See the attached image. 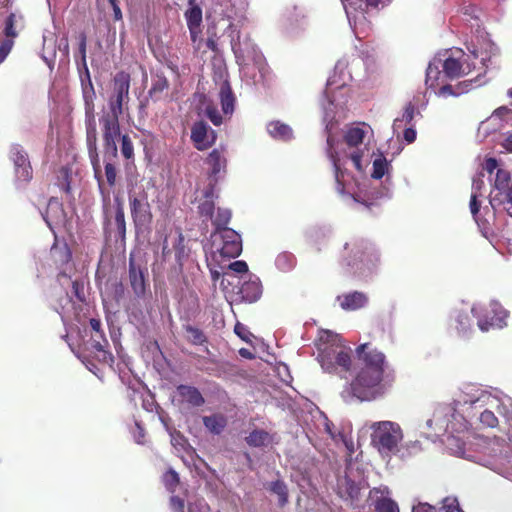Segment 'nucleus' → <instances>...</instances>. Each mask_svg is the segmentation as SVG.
Segmentation results:
<instances>
[{
  "instance_id": "1",
  "label": "nucleus",
  "mask_w": 512,
  "mask_h": 512,
  "mask_svg": "<svg viewBox=\"0 0 512 512\" xmlns=\"http://www.w3.org/2000/svg\"><path fill=\"white\" fill-rule=\"evenodd\" d=\"M118 135L102 134L104 176L98 153V133L94 116L86 123V147L88 157L97 181L99 193L104 207L110 204V189L115 187L118 175Z\"/></svg>"
},
{
  "instance_id": "2",
  "label": "nucleus",
  "mask_w": 512,
  "mask_h": 512,
  "mask_svg": "<svg viewBox=\"0 0 512 512\" xmlns=\"http://www.w3.org/2000/svg\"><path fill=\"white\" fill-rule=\"evenodd\" d=\"M356 354L363 366L349 387L342 392V397L345 401L352 398L370 401L383 394L381 382L387 368L386 356L370 343L359 345Z\"/></svg>"
},
{
  "instance_id": "3",
  "label": "nucleus",
  "mask_w": 512,
  "mask_h": 512,
  "mask_svg": "<svg viewBox=\"0 0 512 512\" xmlns=\"http://www.w3.org/2000/svg\"><path fill=\"white\" fill-rule=\"evenodd\" d=\"M130 74L124 71L116 73L113 78L112 93L108 100L110 111L99 118L101 134L120 136L119 118L124 106L129 101Z\"/></svg>"
},
{
  "instance_id": "4",
  "label": "nucleus",
  "mask_w": 512,
  "mask_h": 512,
  "mask_svg": "<svg viewBox=\"0 0 512 512\" xmlns=\"http://www.w3.org/2000/svg\"><path fill=\"white\" fill-rule=\"evenodd\" d=\"M365 137V131L359 127H353L347 130L344 135L343 142L341 143V153L333 150L332 138L328 137L327 143L329 145V158L332 161L334 172H335V180L338 184L339 189H343L344 185L341 181L343 177V172L341 170V160L350 159L354 165V167L358 171H362V158L364 154V149L361 148Z\"/></svg>"
},
{
  "instance_id": "5",
  "label": "nucleus",
  "mask_w": 512,
  "mask_h": 512,
  "mask_svg": "<svg viewBox=\"0 0 512 512\" xmlns=\"http://www.w3.org/2000/svg\"><path fill=\"white\" fill-rule=\"evenodd\" d=\"M371 444L383 456H391L398 451L403 439L400 425L392 421L374 422L371 426Z\"/></svg>"
},
{
  "instance_id": "6",
  "label": "nucleus",
  "mask_w": 512,
  "mask_h": 512,
  "mask_svg": "<svg viewBox=\"0 0 512 512\" xmlns=\"http://www.w3.org/2000/svg\"><path fill=\"white\" fill-rule=\"evenodd\" d=\"M128 200L130 213L136 228H142L152 222L151 206L148 201V194L144 189L129 191Z\"/></svg>"
},
{
  "instance_id": "7",
  "label": "nucleus",
  "mask_w": 512,
  "mask_h": 512,
  "mask_svg": "<svg viewBox=\"0 0 512 512\" xmlns=\"http://www.w3.org/2000/svg\"><path fill=\"white\" fill-rule=\"evenodd\" d=\"M213 246L223 258H236L242 252L241 236L234 229H223L212 233Z\"/></svg>"
},
{
  "instance_id": "8",
  "label": "nucleus",
  "mask_w": 512,
  "mask_h": 512,
  "mask_svg": "<svg viewBox=\"0 0 512 512\" xmlns=\"http://www.w3.org/2000/svg\"><path fill=\"white\" fill-rule=\"evenodd\" d=\"M319 358L322 368L329 373L336 372L338 368L348 372L352 365L350 348H325L319 354Z\"/></svg>"
},
{
  "instance_id": "9",
  "label": "nucleus",
  "mask_w": 512,
  "mask_h": 512,
  "mask_svg": "<svg viewBox=\"0 0 512 512\" xmlns=\"http://www.w3.org/2000/svg\"><path fill=\"white\" fill-rule=\"evenodd\" d=\"M191 140L197 150L203 151L215 143L216 132L210 129L204 121H197L191 128Z\"/></svg>"
},
{
  "instance_id": "10",
  "label": "nucleus",
  "mask_w": 512,
  "mask_h": 512,
  "mask_svg": "<svg viewBox=\"0 0 512 512\" xmlns=\"http://www.w3.org/2000/svg\"><path fill=\"white\" fill-rule=\"evenodd\" d=\"M10 159L14 163L17 179L24 182L30 181L32 178V168L27 153L20 145L11 147Z\"/></svg>"
},
{
  "instance_id": "11",
  "label": "nucleus",
  "mask_w": 512,
  "mask_h": 512,
  "mask_svg": "<svg viewBox=\"0 0 512 512\" xmlns=\"http://www.w3.org/2000/svg\"><path fill=\"white\" fill-rule=\"evenodd\" d=\"M146 268H141L136 265L133 255L129 257V282L130 286L137 298H143L146 294L147 282H146Z\"/></svg>"
},
{
  "instance_id": "12",
  "label": "nucleus",
  "mask_w": 512,
  "mask_h": 512,
  "mask_svg": "<svg viewBox=\"0 0 512 512\" xmlns=\"http://www.w3.org/2000/svg\"><path fill=\"white\" fill-rule=\"evenodd\" d=\"M449 326L460 338H467L472 333V319L467 312L455 311L450 318Z\"/></svg>"
},
{
  "instance_id": "13",
  "label": "nucleus",
  "mask_w": 512,
  "mask_h": 512,
  "mask_svg": "<svg viewBox=\"0 0 512 512\" xmlns=\"http://www.w3.org/2000/svg\"><path fill=\"white\" fill-rule=\"evenodd\" d=\"M231 48L237 61H244L246 57L255 52V44L247 36L243 41L241 40L240 31H236V35L232 36Z\"/></svg>"
},
{
  "instance_id": "14",
  "label": "nucleus",
  "mask_w": 512,
  "mask_h": 512,
  "mask_svg": "<svg viewBox=\"0 0 512 512\" xmlns=\"http://www.w3.org/2000/svg\"><path fill=\"white\" fill-rule=\"evenodd\" d=\"M345 249L353 253L354 256L362 262L376 258L375 248L370 242L364 239H356L351 243H346Z\"/></svg>"
},
{
  "instance_id": "15",
  "label": "nucleus",
  "mask_w": 512,
  "mask_h": 512,
  "mask_svg": "<svg viewBox=\"0 0 512 512\" xmlns=\"http://www.w3.org/2000/svg\"><path fill=\"white\" fill-rule=\"evenodd\" d=\"M185 19L190 32L192 42H196L201 29L202 9L200 6L189 7L185 12Z\"/></svg>"
},
{
  "instance_id": "16",
  "label": "nucleus",
  "mask_w": 512,
  "mask_h": 512,
  "mask_svg": "<svg viewBox=\"0 0 512 512\" xmlns=\"http://www.w3.org/2000/svg\"><path fill=\"white\" fill-rule=\"evenodd\" d=\"M262 294V286L258 279L244 281L240 287L239 295L248 303L256 302Z\"/></svg>"
},
{
  "instance_id": "17",
  "label": "nucleus",
  "mask_w": 512,
  "mask_h": 512,
  "mask_svg": "<svg viewBox=\"0 0 512 512\" xmlns=\"http://www.w3.org/2000/svg\"><path fill=\"white\" fill-rule=\"evenodd\" d=\"M245 442L253 448L268 446L274 442V435L264 429H253L246 437Z\"/></svg>"
},
{
  "instance_id": "18",
  "label": "nucleus",
  "mask_w": 512,
  "mask_h": 512,
  "mask_svg": "<svg viewBox=\"0 0 512 512\" xmlns=\"http://www.w3.org/2000/svg\"><path fill=\"white\" fill-rule=\"evenodd\" d=\"M338 299L341 300L340 306L344 310H357L363 308L368 302L367 296L358 291L344 294Z\"/></svg>"
},
{
  "instance_id": "19",
  "label": "nucleus",
  "mask_w": 512,
  "mask_h": 512,
  "mask_svg": "<svg viewBox=\"0 0 512 512\" xmlns=\"http://www.w3.org/2000/svg\"><path fill=\"white\" fill-rule=\"evenodd\" d=\"M473 82V80H465L458 82L456 85L446 84L441 86L436 94L443 98L450 96L458 97L464 93L469 92L472 88Z\"/></svg>"
},
{
  "instance_id": "20",
  "label": "nucleus",
  "mask_w": 512,
  "mask_h": 512,
  "mask_svg": "<svg viewBox=\"0 0 512 512\" xmlns=\"http://www.w3.org/2000/svg\"><path fill=\"white\" fill-rule=\"evenodd\" d=\"M83 97L85 100L86 108L91 111L93 108V99L95 97V90L91 80L89 69H79Z\"/></svg>"
},
{
  "instance_id": "21",
  "label": "nucleus",
  "mask_w": 512,
  "mask_h": 512,
  "mask_svg": "<svg viewBox=\"0 0 512 512\" xmlns=\"http://www.w3.org/2000/svg\"><path fill=\"white\" fill-rule=\"evenodd\" d=\"M338 494L345 499H357L360 493L359 486L348 476L338 479Z\"/></svg>"
},
{
  "instance_id": "22",
  "label": "nucleus",
  "mask_w": 512,
  "mask_h": 512,
  "mask_svg": "<svg viewBox=\"0 0 512 512\" xmlns=\"http://www.w3.org/2000/svg\"><path fill=\"white\" fill-rule=\"evenodd\" d=\"M490 204L494 209H504L512 217V185L505 192H495L490 195Z\"/></svg>"
},
{
  "instance_id": "23",
  "label": "nucleus",
  "mask_w": 512,
  "mask_h": 512,
  "mask_svg": "<svg viewBox=\"0 0 512 512\" xmlns=\"http://www.w3.org/2000/svg\"><path fill=\"white\" fill-rule=\"evenodd\" d=\"M177 391L183 400L194 407L202 406L205 403V399L201 392L194 386L179 385L177 387Z\"/></svg>"
},
{
  "instance_id": "24",
  "label": "nucleus",
  "mask_w": 512,
  "mask_h": 512,
  "mask_svg": "<svg viewBox=\"0 0 512 512\" xmlns=\"http://www.w3.org/2000/svg\"><path fill=\"white\" fill-rule=\"evenodd\" d=\"M101 340L93 339L92 347L95 351V356L98 361L103 363H112L113 355L107 350L109 342L104 333L100 335Z\"/></svg>"
},
{
  "instance_id": "25",
  "label": "nucleus",
  "mask_w": 512,
  "mask_h": 512,
  "mask_svg": "<svg viewBox=\"0 0 512 512\" xmlns=\"http://www.w3.org/2000/svg\"><path fill=\"white\" fill-rule=\"evenodd\" d=\"M207 164L211 168L210 177L217 178L216 176L226 167V158L223 151L214 149L210 152L206 159Z\"/></svg>"
},
{
  "instance_id": "26",
  "label": "nucleus",
  "mask_w": 512,
  "mask_h": 512,
  "mask_svg": "<svg viewBox=\"0 0 512 512\" xmlns=\"http://www.w3.org/2000/svg\"><path fill=\"white\" fill-rule=\"evenodd\" d=\"M442 68L445 76L451 80L460 78L466 74L461 62L454 57L446 58L443 62Z\"/></svg>"
},
{
  "instance_id": "27",
  "label": "nucleus",
  "mask_w": 512,
  "mask_h": 512,
  "mask_svg": "<svg viewBox=\"0 0 512 512\" xmlns=\"http://www.w3.org/2000/svg\"><path fill=\"white\" fill-rule=\"evenodd\" d=\"M219 96L223 112L225 114H231L234 110L235 97L227 81L221 85Z\"/></svg>"
},
{
  "instance_id": "28",
  "label": "nucleus",
  "mask_w": 512,
  "mask_h": 512,
  "mask_svg": "<svg viewBox=\"0 0 512 512\" xmlns=\"http://www.w3.org/2000/svg\"><path fill=\"white\" fill-rule=\"evenodd\" d=\"M204 426L213 434H220L227 425V420L222 414H213L203 417Z\"/></svg>"
},
{
  "instance_id": "29",
  "label": "nucleus",
  "mask_w": 512,
  "mask_h": 512,
  "mask_svg": "<svg viewBox=\"0 0 512 512\" xmlns=\"http://www.w3.org/2000/svg\"><path fill=\"white\" fill-rule=\"evenodd\" d=\"M231 217V210L219 207L216 215H214L211 220L215 227L213 233L221 232L223 229H230L227 225L230 223Z\"/></svg>"
},
{
  "instance_id": "30",
  "label": "nucleus",
  "mask_w": 512,
  "mask_h": 512,
  "mask_svg": "<svg viewBox=\"0 0 512 512\" xmlns=\"http://www.w3.org/2000/svg\"><path fill=\"white\" fill-rule=\"evenodd\" d=\"M183 329L186 334V339L189 343L201 346L208 342L206 334L200 328L188 324L185 325Z\"/></svg>"
},
{
  "instance_id": "31",
  "label": "nucleus",
  "mask_w": 512,
  "mask_h": 512,
  "mask_svg": "<svg viewBox=\"0 0 512 512\" xmlns=\"http://www.w3.org/2000/svg\"><path fill=\"white\" fill-rule=\"evenodd\" d=\"M268 131L274 138L289 140L292 138V129L280 121L270 122L268 125Z\"/></svg>"
},
{
  "instance_id": "32",
  "label": "nucleus",
  "mask_w": 512,
  "mask_h": 512,
  "mask_svg": "<svg viewBox=\"0 0 512 512\" xmlns=\"http://www.w3.org/2000/svg\"><path fill=\"white\" fill-rule=\"evenodd\" d=\"M22 16H17L15 13H10L5 19L4 23V39H11L12 41L18 36V24L21 22Z\"/></svg>"
},
{
  "instance_id": "33",
  "label": "nucleus",
  "mask_w": 512,
  "mask_h": 512,
  "mask_svg": "<svg viewBox=\"0 0 512 512\" xmlns=\"http://www.w3.org/2000/svg\"><path fill=\"white\" fill-rule=\"evenodd\" d=\"M269 490L278 496V504L284 507L289 500L288 488L283 480H276L270 483Z\"/></svg>"
},
{
  "instance_id": "34",
  "label": "nucleus",
  "mask_w": 512,
  "mask_h": 512,
  "mask_svg": "<svg viewBox=\"0 0 512 512\" xmlns=\"http://www.w3.org/2000/svg\"><path fill=\"white\" fill-rule=\"evenodd\" d=\"M510 173L504 169H498L496 172V178L494 182L493 190L490 195H493L495 192H505L506 189H510Z\"/></svg>"
},
{
  "instance_id": "35",
  "label": "nucleus",
  "mask_w": 512,
  "mask_h": 512,
  "mask_svg": "<svg viewBox=\"0 0 512 512\" xmlns=\"http://www.w3.org/2000/svg\"><path fill=\"white\" fill-rule=\"evenodd\" d=\"M117 207L115 213V225L119 237L124 240L126 237V221L122 202L116 198Z\"/></svg>"
},
{
  "instance_id": "36",
  "label": "nucleus",
  "mask_w": 512,
  "mask_h": 512,
  "mask_svg": "<svg viewBox=\"0 0 512 512\" xmlns=\"http://www.w3.org/2000/svg\"><path fill=\"white\" fill-rule=\"evenodd\" d=\"M169 87V82L164 76H157L153 79L152 86L149 90V95L151 98L157 100L160 95L167 90Z\"/></svg>"
},
{
  "instance_id": "37",
  "label": "nucleus",
  "mask_w": 512,
  "mask_h": 512,
  "mask_svg": "<svg viewBox=\"0 0 512 512\" xmlns=\"http://www.w3.org/2000/svg\"><path fill=\"white\" fill-rule=\"evenodd\" d=\"M119 138L121 141L120 151H121L122 156L126 160H134V156H135L134 146H133V142H132L130 136L128 134H124V135L120 134L118 139Z\"/></svg>"
},
{
  "instance_id": "38",
  "label": "nucleus",
  "mask_w": 512,
  "mask_h": 512,
  "mask_svg": "<svg viewBox=\"0 0 512 512\" xmlns=\"http://www.w3.org/2000/svg\"><path fill=\"white\" fill-rule=\"evenodd\" d=\"M440 77L441 71L438 66L430 63L426 69V85L431 89H435L439 85Z\"/></svg>"
},
{
  "instance_id": "39",
  "label": "nucleus",
  "mask_w": 512,
  "mask_h": 512,
  "mask_svg": "<svg viewBox=\"0 0 512 512\" xmlns=\"http://www.w3.org/2000/svg\"><path fill=\"white\" fill-rule=\"evenodd\" d=\"M215 211V201L203 200L198 206V213L204 221L212 220Z\"/></svg>"
},
{
  "instance_id": "40",
  "label": "nucleus",
  "mask_w": 512,
  "mask_h": 512,
  "mask_svg": "<svg viewBox=\"0 0 512 512\" xmlns=\"http://www.w3.org/2000/svg\"><path fill=\"white\" fill-rule=\"evenodd\" d=\"M388 162L384 157L376 158L373 162V171L371 177L374 179H381L387 170Z\"/></svg>"
},
{
  "instance_id": "41",
  "label": "nucleus",
  "mask_w": 512,
  "mask_h": 512,
  "mask_svg": "<svg viewBox=\"0 0 512 512\" xmlns=\"http://www.w3.org/2000/svg\"><path fill=\"white\" fill-rule=\"evenodd\" d=\"M78 39V51L80 56V65L78 69H88L86 61L87 36L84 32H81L78 36Z\"/></svg>"
},
{
  "instance_id": "42",
  "label": "nucleus",
  "mask_w": 512,
  "mask_h": 512,
  "mask_svg": "<svg viewBox=\"0 0 512 512\" xmlns=\"http://www.w3.org/2000/svg\"><path fill=\"white\" fill-rule=\"evenodd\" d=\"M479 420L484 427L495 428L498 425V418L495 416L494 412L489 409H485L481 412Z\"/></svg>"
},
{
  "instance_id": "43",
  "label": "nucleus",
  "mask_w": 512,
  "mask_h": 512,
  "mask_svg": "<svg viewBox=\"0 0 512 512\" xmlns=\"http://www.w3.org/2000/svg\"><path fill=\"white\" fill-rule=\"evenodd\" d=\"M376 512H399V508L395 501L389 498H384L377 502Z\"/></svg>"
},
{
  "instance_id": "44",
  "label": "nucleus",
  "mask_w": 512,
  "mask_h": 512,
  "mask_svg": "<svg viewBox=\"0 0 512 512\" xmlns=\"http://www.w3.org/2000/svg\"><path fill=\"white\" fill-rule=\"evenodd\" d=\"M163 481L165 483V486L171 491H174L180 482L178 473L173 469H169L164 474Z\"/></svg>"
},
{
  "instance_id": "45",
  "label": "nucleus",
  "mask_w": 512,
  "mask_h": 512,
  "mask_svg": "<svg viewBox=\"0 0 512 512\" xmlns=\"http://www.w3.org/2000/svg\"><path fill=\"white\" fill-rule=\"evenodd\" d=\"M51 254L54 257H56L59 254L62 263H67L71 259V252L66 245L63 247L53 246L51 248Z\"/></svg>"
},
{
  "instance_id": "46",
  "label": "nucleus",
  "mask_w": 512,
  "mask_h": 512,
  "mask_svg": "<svg viewBox=\"0 0 512 512\" xmlns=\"http://www.w3.org/2000/svg\"><path fill=\"white\" fill-rule=\"evenodd\" d=\"M205 114L214 125L218 126L222 123V117L216 107L208 105Z\"/></svg>"
},
{
  "instance_id": "47",
  "label": "nucleus",
  "mask_w": 512,
  "mask_h": 512,
  "mask_svg": "<svg viewBox=\"0 0 512 512\" xmlns=\"http://www.w3.org/2000/svg\"><path fill=\"white\" fill-rule=\"evenodd\" d=\"M14 46V41L11 39H3L0 42V64L4 62Z\"/></svg>"
},
{
  "instance_id": "48",
  "label": "nucleus",
  "mask_w": 512,
  "mask_h": 512,
  "mask_svg": "<svg viewBox=\"0 0 512 512\" xmlns=\"http://www.w3.org/2000/svg\"><path fill=\"white\" fill-rule=\"evenodd\" d=\"M212 179L210 180V183L208 184V186L205 188L204 190V193H203V196H204V200H213L215 201V199L218 197L215 193V188H216V184H217V178H213L211 177Z\"/></svg>"
},
{
  "instance_id": "49",
  "label": "nucleus",
  "mask_w": 512,
  "mask_h": 512,
  "mask_svg": "<svg viewBox=\"0 0 512 512\" xmlns=\"http://www.w3.org/2000/svg\"><path fill=\"white\" fill-rule=\"evenodd\" d=\"M234 332L242 340H244L246 342L250 341L251 333L249 332L248 328L244 324L237 322L234 326Z\"/></svg>"
},
{
  "instance_id": "50",
  "label": "nucleus",
  "mask_w": 512,
  "mask_h": 512,
  "mask_svg": "<svg viewBox=\"0 0 512 512\" xmlns=\"http://www.w3.org/2000/svg\"><path fill=\"white\" fill-rule=\"evenodd\" d=\"M478 327L481 331L487 332L490 328L494 327L496 324L494 317L485 316L484 318L478 319Z\"/></svg>"
},
{
  "instance_id": "51",
  "label": "nucleus",
  "mask_w": 512,
  "mask_h": 512,
  "mask_svg": "<svg viewBox=\"0 0 512 512\" xmlns=\"http://www.w3.org/2000/svg\"><path fill=\"white\" fill-rule=\"evenodd\" d=\"M416 107L413 103L409 102L404 109L401 121H405L407 124L411 123L414 119Z\"/></svg>"
},
{
  "instance_id": "52",
  "label": "nucleus",
  "mask_w": 512,
  "mask_h": 512,
  "mask_svg": "<svg viewBox=\"0 0 512 512\" xmlns=\"http://www.w3.org/2000/svg\"><path fill=\"white\" fill-rule=\"evenodd\" d=\"M229 268L236 273H247L248 265L245 261L237 260L229 265Z\"/></svg>"
},
{
  "instance_id": "53",
  "label": "nucleus",
  "mask_w": 512,
  "mask_h": 512,
  "mask_svg": "<svg viewBox=\"0 0 512 512\" xmlns=\"http://www.w3.org/2000/svg\"><path fill=\"white\" fill-rule=\"evenodd\" d=\"M108 2L112 7L114 20L121 21L123 16H122V11H121V8L119 5V0H108Z\"/></svg>"
},
{
  "instance_id": "54",
  "label": "nucleus",
  "mask_w": 512,
  "mask_h": 512,
  "mask_svg": "<svg viewBox=\"0 0 512 512\" xmlns=\"http://www.w3.org/2000/svg\"><path fill=\"white\" fill-rule=\"evenodd\" d=\"M145 438V430L141 427V425L136 422L135 423V431H134V440L138 444H144Z\"/></svg>"
},
{
  "instance_id": "55",
  "label": "nucleus",
  "mask_w": 512,
  "mask_h": 512,
  "mask_svg": "<svg viewBox=\"0 0 512 512\" xmlns=\"http://www.w3.org/2000/svg\"><path fill=\"white\" fill-rule=\"evenodd\" d=\"M498 163L495 158H487L483 164V169L487 171L489 174H492L494 170L497 168Z\"/></svg>"
},
{
  "instance_id": "56",
  "label": "nucleus",
  "mask_w": 512,
  "mask_h": 512,
  "mask_svg": "<svg viewBox=\"0 0 512 512\" xmlns=\"http://www.w3.org/2000/svg\"><path fill=\"white\" fill-rule=\"evenodd\" d=\"M403 138L407 143H413L416 139V130L412 127H408L403 131Z\"/></svg>"
},
{
  "instance_id": "57",
  "label": "nucleus",
  "mask_w": 512,
  "mask_h": 512,
  "mask_svg": "<svg viewBox=\"0 0 512 512\" xmlns=\"http://www.w3.org/2000/svg\"><path fill=\"white\" fill-rule=\"evenodd\" d=\"M470 210L471 213L476 216L480 211V202L477 200V195L472 194L470 199Z\"/></svg>"
},
{
  "instance_id": "58",
  "label": "nucleus",
  "mask_w": 512,
  "mask_h": 512,
  "mask_svg": "<svg viewBox=\"0 0 512 512\" xmlns=\"http://www.w3.org/2000/svg\"><path fill=\"white\" fill-rule=\"evenodd\" d=\"M323 426H324V431L331 437V438H335V434L333 432V428H334V424L327 418L325 417L324 420H323Z\"/></svg>"
},
{
  "instance_id": "59",
  "label": "nucleus",
  "mask_w": 512,
  "mask_h": 512,
  "mask_svg": "<svg viewBox=\"0 0 512 512\" xmlns=\"http://www.w3.org/2000/svg\"><path fill=\"white\" fill-rule=\"evenodd\" d=\"M171 504L178 512H184V501L181 498L177 496L172 497Z\"/></svg>"
},
{
  "instance_id": "60",
  "label": "nucleus",
  "mask_w": 512,
  "mask_h": 512,
  "mask_svg": "<svg viewBox=\"0 0 512 512\" xmlns=\"http://www.w3.org/2000/svg\"><path fill=\"white\" fill-rule=\"evenodd\" d=\"M89 324H90L91 329L95 333L100 334V335H101V333H104V331L101 328V322L99 319L91 318L89 321Z\"/></svg>"
},
{
  "instance_id": "61",
  "label": "nucleus",
  "mask_w": 512,
  "mask_h": 512,
  "mask_svg": "<svg viewBox=\"0 0 512 512\" xmlns=\"http://www.w3.org/2000/svg\"><path fill=\"white\" fill-rule=\"evenodd\" d=\"M443 512H463L459 507V504L453 501L450 504H446L443 507Z\"/></svg>"
},
{
  "instance_id": "62",
  "label": "nucleus",
  "mask_w": 512,
  "mask_h": 512,
  "mask_svg": "<svg viewBox=\"0 0 512 512\" xmlns=\"http://www.w3.org/2000/svg\"><path fill=\"white\" fill-rule=\"evenodd\" d=\"M510 112H511V110L508 107L501 106V107H498L497 109L494 110L493 116L502 118V117H504L505 115H507Z\"/></svg>"
},
{
  "instance_id": "63",
  "label": "nucleus",
  "mask_w": 512,
  "mask_h": 512,
  "mask_svg": "<svg viewBox=\"0 0 512 512\" xmlns=\"http://www.w3.org/2000/svg\"><path fill=\"white\" fill-rule=\"evenodd\" d=\"M72 288H73V291L75 293V296L79 299V300H83V297L80 295V284L78 281H73L72 282Z\"/></svg>"
},
{
  "instance_id": "64",
  "label": "nucleus",
  "mask_w": 512,
  "mask_h": 512,
  "mask_svg": "<svg viewBox=\"0 0 512 512\" xmlns=\"http://www.w3.org/2000/svg\"><path fill=\"white\" fill-rule=\"evenodd\" d=\"M503 147L508 151L512 153V135L508 136L503 143Z\"/></svg>"
}]
</instances>
